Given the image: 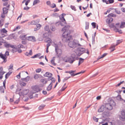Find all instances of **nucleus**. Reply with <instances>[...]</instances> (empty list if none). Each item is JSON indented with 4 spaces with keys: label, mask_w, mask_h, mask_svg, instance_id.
I'll list each match as a JSON object with an SVG mask.
<instances>
[{
    "label": "nucleus",
    "mask_w": 125,
    "mask_h": 125,
    "mask_svg": "<svg viewBox=\"0 0 125 125\" xmlns=\"http://www.w3.org/2000/svg\"><path fill=\"white\" fill-rule=\"evenodd\" d=\"M70 27L67 25L65 26L62 29V31H64L62 34V40L63 42H66L69 41L72 38L70 34L71 33V31L69 30Z\"/></svg>",
    "instance_id": "1"
},
{
    "label": "nucleus",
    "mask_w": 125,
    "mask_h": 125,
    "mask_svg": "<svg viewBox=\"0 0 125 125\" xmlns=\"http://www.w3.org/2000/svg\"><path fill=\"white\" fill-rule=\"evenodd\" d=\"M115 104L113 100L111 101L110 103H106L104 104L105 109L109 110H111L113 109V106H115Z\"/></svg>",
    "instance_id": "2"
},
{
    "label": "nucleus",
    "mask_w": 125,
    "mask_h": 125,
    "mask_svg": "<svg viewBox=\"0 0 125 125\" xmlns=\"http://www.w3.org/2000/svg\"><path fill=\"white\" fill-rule=\"evenodd\" d=\"M78 58L75 54H72L71 56L68 58V61L70 63H72L76 60H78Z\"/></svg>",
    "instance_id": "3"
},
{
    "label": "nucleus",
    "mask_w": 125,
    "mask_h": 125,
    "mask_svg": "<svg viewBox=\"0 0 125 125\" xmlns=\"http://www.w3.org/2000/svg\"><path fill=\"white\" fill-rule=\"evenodd\" d=\"M55 49L57 57H59L62 54V50L61 49H58V46L57 45L56 46Z\"/></svg>",
    "instance_id": "4"
},
{
    "label": "nucleus",
    "mask_w": 125,
    "mask_h": 125,
    "mask_svg": "<svg viewBox=\"0 0 125 125\" xmlns=\"http://www.w3.org/2000/svg\"><path fill=\"white\" fill-rule=\"evenodd\" d=\"M85 52V49L82 48H79L77 49V52L78 55L80 56L84 53Z\"/></svg>",
    "instance_id": "5"
},
{
    "label": "nucleus",
    "mask_w": 125,
    "mask_h": 125,
    "mask_svg": "<svg viewBox=\"0 0 125 125\" xmlns=\"http://www.w3.org/2000/svg\"><path fill=\"white\" fill-rule=\"evenodd\" d=\"M77 43L75 42V40L70 42L68 43L69 46L71 48H74L77 46Z\"/></svg>",
    "instance_id": "6"
},
{
    "label": "nucleus",
    "mask_w": 125,
    "mask_h": 125,
    "mask_svg": "<svg viewBox=\"0 0 125 125\" xmlns=\"http://www.w3.org/2000/svg\"><path fill=\"white\" fill-rule=\"evenodd\" d=\"M32 89L34 93L38 92L42 90L41 89L39 88L37 85H35L32 86Z\"/></svg>",
    "instance_id": "7"
},
{
    "label": "nucleus",
    "mask_w": 125,
    "mask_h": 125,
    "mask_svg": "<svg viewBox=\"0 0 125 125\" xmlns=\"http://www.w3.org/2000/svg\"><path fill=\"white\" fill-rule=\"evenodd\" d=\"M114 15V14H113L111 13L108 15V17L109 18H108L106 20V22L107 23L109 24L113 20V19L112 18L110 17L111 16L113 17V15Z\"/></svg>",
    "instance_id": "8"
},
{
    "label": "nucleus",
    "mask_w": 125,
    "mask_h": 125,
    "mask_svg": "<svg viewBox=\"0 0 125 125\" xmlns=\"http://www.w3.org/2000/svg\"><path fill=\"white\" fill-rule=\"evenodd\" d=\"M13 64L11 63L9 67V68H8V70L9 71L8 72V76L10 75L12 72V71L13 70Z\"/></svg>",
    "instance_id": "9"
},
{
    "label": "nucleus",
    "mask_w": 125,
    "mask_h": 125,
    "mask_svg": "<svg viewBox=\"0 0 125 125\" xmlns=\"http://www.w3.org/2000/svg\"><path fill=\"white\" fill-rule=\"evenodd\" d=\"M46 3L47 5H48L51 8H55L56 6V5L54 3H53V6H51V2L49 0L47 1L46 2Z\"/></svg>",
    "instance_id": "10"
},
{
    "label": "nucleus",
    "mask_w": 125,
    "mask_h": 125,
    "mask_svg": "<svg viewBox=\"0 0 125 125\" xmlns=\"http://www.w3.org/2000/svg\"><path fill=\"white\" fill-rule=\"evenodd\" d=\"M27 40L33 42H35L36 41L35 38L33 36L28 37Z\"/></svg>",
    "instance_id": "11"
},
{
    "label": "nucleus",
    "mask_w": 125,
    "mask_h": 125,
    "mask_svg": "<svg viewBox=\"0 0 125 125\" xmlns=\"http://www.w3.org/2000/svg\"><path fill=\"white\" fill-rule=\"evenodd\" d=\"M104 109H105V108L104 105H102L98 109V111L99 112H103L104 111Z\"/></svg>",
    "instance_id": "12"
},
{
    "label": "nucleus",
    "mask_w": 125,
    "mask_h": 125,
    "mask_svg": "<svg viewBox=\"0 0 125 125\" xmlns=\"http://www.w3.org/2000/svg\"><path fill=\"white\" fill-rule=\"evenodd\" d=\"M66 15V14L62 13L61 15V18L60 17V18L61 19V20H62V22H64V23H66L64 17V16Z\"/></svg>",
    "instance_id": "13"
},
{
    "label": "nucleus",
    "mask_w": 125,
    "mask_h": 125,
    "mask_svg": "<svg viewBox=\"0 0 125 125\" xmlns=\"http://www.w3.org/2000/svg\"><path fill=\"white\" fill-rule=\"evenodd\" d=\"M117 45V44L115 45L112 44L111 46L109 49L111 50V52L115 50V47Z\"/></svg>",
    "instance_id": "14"
},
{
    "label": "nucleus",
    "mask_w": 125,
    "mask_h": 125,
    "mask_svg": "<svg viewBox=\"0 0 125 125\" xmlns=\"http://www.w3.org/2000/svg\"><path fill=\"white\" fill-rule=\"evenodd\" d=\"M52 74L49 72H46L45 74L43 75V76L45 77H52Z\"/></svg>",
    "instance_id": "15"
},
{
    "label": "nucleus",
    "mask_w": 125,
    "mask_h": 125,
    "mask_svg": "<svg viewBox=\"0 0 125 125\" xmlns=\"http://www.w3.org/2000/svg\"><path fill=\"white\" fill-rule=\"evenodd\" d=\"M11 47L13 48L12 50L14 52H16L17 51V47H14L13 45H11L8 44V48Z\"/></svg>",
    "instance_id": "16"
},
{
    "label": "nucleus",
    "mask_w": 125,
    "mask_h": 125,
    "mask_svg": "<svg viewBox=\"0 0 125 125\" xmlns=\"http://www.w3.org/2000/svg\"><path fill=\"white\" fill-rule=\"evenodd\" d=\"M3 14H6L8 12V6H6V7H4L3 9Z\"/></svg>",
    "instance_id": "17"
},
{
    "label": "nucleus",
    "mask_w": 125,
    "mask_h": 125,
    "mask_svg": "<svg viewBox=\"0 0 125 125\" xmlns=\"http://www.w3.org/2000/svg\"><path fill=\"white\" fill-rule=\"evenodd\" d=\"M5 77L6 79L4 80L3 82V86L4 88L5 89V84L6 83V79L8 78V73H7L5 75Z\"/></svg>",
    "instance_id": "18"
},
{
    "label": "nucleus",
    "mask_w": 125,
    "mask_h": 125,
    "mask_svg": "<svg viewBox=\"0 0 125 125\" xmlns=\"http://www.w3.org/2000/svg\"><path fill=\"white\" fill-rule=\"evenodd\" d=\"M75 71H69V73H70L71 76H73L75 75H77L79 73H77L74 74L73 73L75 72Z\"/></svg>",
    "instance_id": "19"
},
{
    "label": "nucleus",
    "mask_w": 125,
    "mask_h": 125,
    "mask_svg": "<svg viewBox=\"0 0 125 125\" xmlns=\"http://www.w3.org/2000/svg\"><path fill=\"white\" fill-rule=\"evenodd\" d=\"M6 55L8 56V50H6L5 54H3V55L0 57L1 58L3 59L6 58H7Z\"/></svg>",
    "instance_id": "20"
},
{
    "label": "nucleus",
    "mask_w": 125,
    "mask_h": 125,
    "mask_svg": "<svg viewBox=\"0 0 125 125\" xmlns=\"http://www.w3.org/2000/svg\"><path fill=\"white\" fill-rule=\"evenodd\" d=\"M30 79V77L29 76H28L26 78H21V80L22 81L27 82L29 81Z\"/></svg>",
    "instance_id": "21"
},
{
    "label": "nucleus",
    "mask_w": 125,
    "mask_h": 125,
    "mask_svg": "<svg viewBox=\"0 0 125 125\" xmlns=\"http://www.w3.org/2000/svg\"><path fill=\"white\" fill-rule=\"evenodd\" d=\"M39 20H37L36 21H33L31 22V25H36L39 22Z\"/></svg>",
    "instance_id": "22"
},
{
    "label": "nucleus",
    "mask_w": 125,
    "mask_h": 125,
    "mask_svg": "<svg viewBox=\"0 0 125 125\" xmlns=\"http://www.w3.org/2000/svg\"><path fill=\"white\" fill-rule=\"evenodd\" d=\"M107 54V53H105L103 54L101 57L99 56L97 58V60H98L101 59L103 58Z\"/></svg>",
    "instance_id": "23"
},
{
    "label": "nucleus",
    "mask_w": 125,
    "mask_h": 125,
    "mask_svg": "<svg viewBox=\"0 0 125 125\" xmlns=\"http://www.w3.org/2000/svg\"><path fill=\"white\" fill-rule=\"evenodd\" d=\"M41 82L44 84H45L47 83V80L46 78L42 79L41 80Z\"/></svg>",
    "instance_id": "24"
},
{
    "label": "nucleus",
    "mask_w": 125,
    "mask_h": 125,
    "mask_svg": "<svg viewBox=\"0 0 125 125\" xmlns=\"http://www.w3.org/2000/svg\"><path fill=\"white\" fill-rule=\"evenodd\" d=\"M45 106L46 105L45 104H42L39 107L38 109L40 110H42L44 108Z\"/></svg>",
    "instance_id": "25"
},
{
    "label": "nucleus",
    "mask_w": 125,
    "mask_h": 125,
    "mask_svg": "<svg viewBox=\"0 0 125 125\" xmlns=\"http://www.w3.org/2000/svg\"><path fill=\"white\" fill-rule=\"evenodd\" d=\"M52 83H50V84L48 85L47 88V90L48 91H50L52 89Z\"/></svg>",
    "instance_id": "26"
},
{
    "label": "nucleus",
    "mask_w": 125,
    "mask_h": 125,
    "mask_svg": "<svg viewBox=\"0 0 125 125\" xmlns=\"http://www.w3.org/2000/svg\"><path fill=\"white\" fill-rule=\"evenodd\" d=\"M84 61V59L81 58H80L79 59V62L78 65L79 66L80 65L83 63Z\"/></svg>",
    "instance_id": "27"
},
{
    "label": "nucleus",
    "mask_w": 125,
    "mask_h": 125,
    "mask_svg": "<svg viewBox=\"0 0 125 125\" xmlns=\"http://www.w3.org/2000/svg\"><path fill=\"white\" fill-rule=\"evenodd\" d=\"M20 37L21 39L22 40H27V37H26V35H21Z\"/></svg>",
    "instance_id": "28"
},
{
    "label": "nucleus",
    "mask_w": 125,
    "mask_h": 125,
    "mask_svg": "<svg viewBox=\"0 0 125 125\" xmlns=\"http://www.w3.org/2000/svg\"><path fill=\"white\" fill-rule=\"evenodd\" d=\"M89 23L88 22H85V29L87 30L89 28Z\"/></svg>",
    "instance_id": "29"
},
{
    "label": "nucleus",
    "mask_w": 125,
    "mask_h": 125,
    "mask_svg": "<svg viewBox=\"0 0 125 125\" xmlns=\"http://www.w3.org/2000/svg\"><path fill=\"white\" fill-rule=\"evenodd\" d=\"M111 28H114V30H115L116 29V27L115 26L114 23H112L109 26Z\"/></svg>",
    "instance_id": "30"
},
{
    "label": "nucleus",
    "mask_w": 125,
    "mask_h": 125,
    "mask_svg": "<svg viewBox=\"0 0 125 125\" xmlns=\"http://www.w3.org/2000/svg\"><path fill=\"white\" fill-rule=\"evenodd\" d=\"M41 54L38 53L36 54L34 56H32L31 57V58H37L38 57L40 56L41 55Z\"/></svg>",
    "instance_id": "31"
},
{
    "label": "nucleus",
    "mask_w": 125,
    "mask_h": 125,
    "mask_svg": "<svg viewBox=\"0 0 125 125\" xmlns=\"http://www.w3.org/2000/svg\"><path fill=\"white\" fill-rule=\"evenodd\" d=\"M120 119L122 121H124L125 120V116L121 115L120 116Z\"/></svg>",
    "instance_id": "32"
},
{
    "label": "nucleus",
    "mask_w": 125,
    "mask_h": 125,
    "mask_svg": "<svg viewBox=\"0 0 125 125\" xmlns=\"http://www.w3.org/2000/svg\"><path fill=\"white\" fill-rule=\"evenodd\" d=\"M0 91L1 93H4V89L3 86H0Z\"/></svg>",
    "instance_id": "33"
},
{
    "label": "nucleus",
    "mask_w": 125,
    "mask_h": 125,
    "mask_svg": "<svg viewBox=\"0 0 125 125\" xmlns=\"http://www.w3.org/2000/svg\"><path fill=\"white\" fill-rule=\"evenodd\" d=\"M121 115L125 116V110L123 109L122 110L121 112Z\"/></svg>",
    "instance_id": "34"
},
{
    "label": "nucleus",
    "mask_w": 125,
    "mask_h": 125,
    "mask_svg": "<svg viewBox=\"0 0 125 125\" xmlns=\"http://www.w3.org/2000/svg\"><path fill=\"white\" fill-rule=\"evenodd\" d=\"M39 2L40 0H35L33 2V5H34L36 4L37 3H39Z\"/></svg>",
    "instance_id": "35"
},
{
    "label": "nucleus",
    "mask_w": 125,
    "mask_h": 125,
    "mask_svg": "<svg viewBox=\"0 0 125 125\" xmlns=\"http://www.w3.org/2000/svg\"><path fill=\"white\" fill-rule=\"evenodd\" d=\"M1 32L4 33H5L7 32V31L5 28H3L1 30Z\"/></svg>",
    "instance_id": "36"
},
{
    "label": "nucleus",
    "mask_w": 125,
    "mask_h": 125,
    "mask_svg": "<svg viewBox=\"0 0 125 125\" xmlns=\"http://www.w3.org/2000/svg\"><path fill=\"white\" fill-rule=\"evenodd\" d=\"M50 29L52 31H54L56 30V28L54 26H52L50 27Z\"/></svg>",
    "instance_id": "37"
},
{
    "label": "nucleus",
    "mask_w": 125,
    "mask_h": 125,
    "mask_svg": "<svg viewBox=\"0 0 125 125\" xmlns=\"http://www.w3.org/2000/svg\"><path fill=\"white\" fill-rule=\"evenodd\" d=\"M39 74H35L34 75V78L35 79H38V78L39 77Z\"/></svg>",
    "instance_id": "38"
},
{
    "label": "nucleus",
    "mask_w": 125,
    "mask_h": 125,
    "mask_svg": "<svg viewBox=\"0 0 125 125\" xmlns=\"http://www.w3.org/2000/svg\"><path fill=\"white\" fill-rule=\"evenodd\" d=\"M44 29L45 30V31H49L48 32H49V31H50V30H49V27L48 26H45V27L44 28Z\"/></svg>",
    "instance_id": "39"
},
{
    "label": "nucleus",
    "mask_w": 125,
    "mask_h": 125,
    "mask_svg": "<svg viewBox=\"0 0 125 125\" xmlns=\"http://www.w3.org/2000/svg\"><path fill=\"white\" fill-rule=\"evenodd\" d=\"M125 25V22H122L120 26V28H122L124 27V26Z\"/></svg>",
    "instance_id": "40"
},
{
    "label": "nucleus",
    "mask_w": 125,
    "mask_h": 125,
    "mask_svg": "<svg viewBox=\"0 0 125 125\" xmlns=\"http://www.w3.org/2000/svg\"><path fill=\"white\" fill-rule=\"evenodd\" d=\"M93 120L95 122H98V118H96L94 116L93 117Z\"/></svg>",
    "instance_id": "41"
},
{
    "label": "nucleus",
    "mask_w": 125,
    "mask_h": 125,
    "mask_svg": "<svg viewBox=\"0 0 125 125\" xmlns=\"http://www.w3.org/2000/svg\"><path fill=\"white\" fill-rule=\"evenodd\" d=\"M116 32H118L119 34H122V31L121 30H119L118 29H116Z\"/></svg>",
    "instance_id": "42"
},
{
    "label": "nucleus",
    "mask_w": 125,
    "mask_h": 125,
    "mask_svg": "<svg viewBox=\"0 0 125 125\" xmlns=\"http://www.w3.org/2000/svg\"><path fill=\"white\" fill-rule=\"evenodd\" d=\"M20 85L21 86H25L26 85V83L23 82H21L20 83Z\"/></svg>",
    "instance_id": "43"
},
{
    "label": "nucleus",
    "mask_w": 125,
    "mask_h": 125,
    "mask_svg": "<svg viewBox=\"0 0 125 125\" xmlns=\"http://www.w3.org/2000/svg\"><path fill=\"white\" fill-rule=\"evenodd\" d=\"M91 24L93 26V28H95L96 27V23L95 22H93L91 23Z\"/></svg>",
    "instance_id": "44"
},
{
    "label": "nucleus",
    "mask_w": 125,
    "mask_h": 125,
    "mask_svg": "<svg viewBox=\"0 0 125 125\" xmlns=\"http://www.w3.org/2000/svg\"><path fill=\"white\" fill-rule=\"evenodd\" d=\"M23 46L21 44H19L17 46V48H23Z\"/></svg>",
    "instance_id": "45"
},
{
    "label": "nucleus",
    "mask_w": 125,
    "mask_h": 125,
    "mask_svg": "<svg viewBox=\"0 0 125 125\" xmlns=\"http://www.w3.org/2000/svg\"><path fill=\"white\" fill-rule=\"evenodd\" d=\"M48 40H47V41H45V42H46L47 43H52V41L51 40V39L50 38H48Z\"/></svg>",
    "instance_id": "46"
},
{
    "label": "nucleus",
    "mask_w": 125,
    "mask_h": 125,
    "mask_svg": "<svg viewBox=\"0 0 125 125\" xmlns=\"http://www.w3.org/2000/svg\"><path fill=\"white\" fill-rule=\"evenodd\" d=\"M2 72L1 71H0V80L1 79L3 78V75Z\"/></svg>",
    "instance_id": "47"
},
{
    "label": "nucleus",
    "mask_w": 125,
    "mask_h": 125,
    "mask_svg": "<svg viewBox=\"0 0 125 125\" xmlns=\"http://www.w3.org/2000/svg\"><path fill=\"white\" fill-rule=\"evenodd\" d=\"M115 11L116 13L118 14H120V11L117 9H115Z\"/></svg>",
    "instance_id": "48"
},
{
    "label": "nucleus",
    "mask_w": 125,
    "mask_h": 125,
    "mask_svg": "<svg viewBox=\"0 0 125 125\" xmlns=\"http://www.w3.org/2000/svg\"><path fill=\"white\" fill-rule=\"evenodd\" d=\"M36 27L39 30L40 29L42 25L40 24H38L36 25Z\"/></svg>",
    "instance_id": "49"
},
{
    "label": "nucleus",
    "mask_w": 125,
    "mask_h": 125,
    "mask_svg": "<svg viewBox=\"0 0 125 125\" xmlns=\"http://www.w3.org/2000/svg\"><path fill=\"white\" fill-rule=\"evenodd\" d=\"M70 78V77L69 76L68 77H66L63 80V82H65L68 79Z\"/></svg>",
    "instance_id": "50"
},
{
    "label": "nucleus",
    "mask_w": 125,
    "mask_h": 125,
    "mask_svg": "<svg viewBox=\"0 0 125 125\" xmlns=\"http://www.w3.org/2000/svg\"><path fill=\"white\" fill-rule=\"evenodd\" d=\"M71 8L72 9L75 11L76 10V9L75 7L74 6H73L71 5Z\"/></svg>",
    "instance_id": "51"
},
{
    "label": "nucleus",
    "mask_w": 125,
    "mask_h": 125,
    "mask_svg": "<svg viewBox=\"0 0 125 125\" xmlns=\"http://www.w3.org/2000/svg\"><path fill=\"white\" fill-rule=\"evenodd\" d=\"M52 80L51 81L52 82L51 83H52V84L53 83H54L55 82V78H54V77H52Z\"/></svg>",
    "instance_id": "52"
},
{
    "label": "nucleus",
    "mask_w": 125,
    "mask_h": 125,
    "mask_svg": "<svg viewBox=\"0 0 125 125\" xmlns=\"http://www.w3.org/2000/svg\"><path fill=\"white\" fill-rule=\"evenodd\" d=\"M67 86H66V87H64L63 86L62 89L61 90V91L62 92L64 91L65 89L67 88Z\"/></svg>",
    "instance_id": "53"
},
{
    "label": "nucleus",
    "mask_w": 125,
    "mask_h": 125,
    "mask_svg": "<svg viewBox=\"0 0 125 125\" xmlns=\"http://www.w3.org/2000/svg\"><path fill=\"white\" fill-rule=\"evenodd\" d=\"M53 97V96H52L51 97L47 98L45 100L47 101H50L51 100Z\"/></svg>",
    "instance_id": "54"
},
{
    "label": "nucleus",
    "mask_w": 125,
    "mask_h": 125,
    "mask_svg": "<svg viewBox=\"0 0 125 125\" xmlns=\"http://www.w3.org/2000/svg\"><path fill=\"white\" fill-rule=\"evenodd\" d=\"M51 63L54 65H56V64L54 63V60H51Z\"/></svg>",
    "instance_id": "55"
},
{
    "label": "nucleus",
    "mask_w": 125,
    "mask_h": 125,
    "mask_svg": "<svg viewBox=\"0 0 125 125\" xmlns=\"http://www.w3.org/2000/svg\"><path fill=\"white\" fill-rule=\"evenodd\" d=\"M17 51L19 53H21L22 52L20 48H17Z\"/></svg>",
    "instance_id": "56"
},
{
    "label": "nucleus",
    "mask_w": 125,
    "mask_h": 125,
    "mask_svg": "<svg viewBox=\"0 0 125 125\" xmlns=\"http://www.w3.org/2000/svg\"><path fill=\"white\" fill-rule=\"evenodd\" d=\"M108 1L109 2V3H112L114 2V0H108Z\"/></svg>",
    "instance_id": "57"
},
{
    "label": "nucleus",
    "mask_w": 125,
    "mask_h": 125,
    "mask_svg": "<svg viewBox=\"0 0 125 125\" xmlns=\"http://www.w3.org/2000/svg\"><path fill=\"white\" fill-rule=\"evenodd\" d=\"M30 8V7H29L28 6H26L25 7H24V8L23 9L24 10H29Z\"/></svg>",
    "instance_id": "58"
},
{
    "label": "nucleus",
    "mask_w": 125,
    "mask_h": 125,
    "mask_svg": "<svg viewBox=\"0 0 125 125\" xmlns=\"http://www.w3.org/2000/svg\"><path fill=\"white\" fill-rule=\"evenodd\" d=\"M41 69L40 68L36 70V71L37 73H39L41 71Z\"/></svg>",
    "instance_id": "59"
},
{
    "label": "nucleus",
    "mask_w": 125,
    "mask_h": 125,
    "mask_svg": "<svg viewBox=\"0 0 125 125\" xmlns=\"http://www.w3.org/2000/svg\"><path fill=\"white\" fill-rule=\"evenodd\" d=\"M53 16H59V14L58 13H53L52 14Z\"/></svg>",
    "instance_id": "60"
},
{
    "label": "nucleus",
    "mask_w": 125,
    "mask_h": 125,
    "mask_svg": "<svg viewBox=\"0 0 125 125\" xmlns=\"http://www.w3.org/2000/svg\"><path fill=\"white\" fill-rule=\"evenodd\" d=\"M20 74H21V73H19L18 75L16 76V77L18 79H19L20 78H21Z\"/></svg>",
    "instance_id": "61"
},
{
    "label": "nucleus",
    "mask_w": 125,
    "mask_h": 125,
    "mask_svg": "<svg viewBox=\"0 0 125 125\" xmlns=\"http://www.w3.org/2000/svg\"><path fill=\"white\" fill-rule=\"evenodd\" d=\"M30 0H28L26 1L25 3V5H26L27 6L28 5V3L30 2Z\"/></svg>",
    "instance_id": "62"
},
{
    "label": "nucleus",
    "mask_w": 125,
    "mask_h": 125,
    "mask_svg": "<svg viewBox=\"0 0 125 125\" xmlns=\"http://www.w3.org/2000/svg\"><path fill=\"white\" fill-rule=\"evenodd\" d=\"M59 10L58 9V8H56L54 10V12H57L58 11H59Z\"/></svg>",
    "instance_id": "63"
},
{
    "label": "nucleus",
    "mask_w": 125,
    "mask_h": 125,
    "mask_svg": "<svg viewBox=\"0 0 125 125\" xmlns=\"http://www.w3.org/2000/svg\"><path fill=\"white\" fill-rule=\"evenodd\" d=\"M121 10L123 12L125 13V8H121Z\"/></svg>",
    "instance_id": "64"
}]
</instances>
